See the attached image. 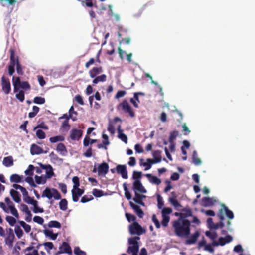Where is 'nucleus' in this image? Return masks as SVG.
<instances>
[{"instance_id":"obj_1","label":"nucleus","mask_w":255,"mask_h":255,"mask_svg":"<svg viewBox=\"0 0 255 255\" xmlns=\"http://www.w3.org/2000/svg\"><path fill=\"white\" fill-rule=\"evenodd\" d=\"M190 222L187 219H179L173 222L175 234L180 237H186L190 234Z\"/></svg>"},{"instance_id":"obj_2","label":"nucleus","mask_w":255,"mask_h":255,"mask_svg":"<svg viewBox=\"0 0 255 255\" xmlns=\"http://www.w3.org/2000/svg\"><path fill=\"white\" fill-rule=\"evenodd\" d=\"M140 240L139 237H134L128 239V244L130 245L128 247L127 253L132 254V255H138L139 245L138 240Z\"/></svg>"},{"instance_id":"obj_3","label":"nucleus","mask_w":255,"mask_h":255,"mask_svg":"<svg viewBox=\"0 0 255 255\" xmlns=\"http://www.w3.org/2000/svg\"><path fill=\"white\" fill-rule=\"evenodd\" d=\"M12 82L14 86V92H16L19 88L25 90H30L31 86L27 81H21L19 77H13Z\"/></svg>"},{"instance_id":"obj_4","label":"nucleus","mask_w":255,"mask_h":255,"mask_svg":"<svg viewBox=\"0 0 255 255\" xmlns=\"http://www.w3.org/2000/svg\"><path fill=\"white\" fill-rule=\"evenodd\" d=\"M42 197H46L48 199H51L52 197L55 200H60L61 199V196L57 189L48 187L46 188L43 191Z\"/></svg>"},{"instance_id":"obj_5","label":"nucleus","mask_w":255,"mask_h":255,"mask_svg":"<svg viewBox=\"0 0 255 255\" xmlns=\"http://www.w3.org/2000/svg\"><path fill=\"white\" fill-rule=\"evenodd\" d=\"M117 110L119 111L122 110L125 113H128L131 117H134L135 116V113L133 110L126 100H123L122 102L120 103L118 105Z\"/></svg>"},{"instance_id":"obj_6","label":"nucleus","mask_w":255,"mask_h":255,"mask_svg":"<svg viewBox=\"0 0 255 255\" xmlns=\"http://www.w3.org/2000/svg\"><path fill=\"white\" fill-rule=\"evenodd\" d=\"M129 231L130 234L138 235H141L144 232L142 227L136 222H133L129 226Z\"/></svg>"},{"instance_id":"obj_7","label":"nucleus","mask_w":255,"mask_h":255,"mask_svg":"<svg viewBox=\"0 0 255 255\" xmlns=\"http://www.w3.org/2000/svg\"><path fill=\"white\" fill-rule=\"evenodd\" d=\"M1 87L3 93L7 95L10 93L11 87V84L10 81L8 78H6L5 76H3L1 77Z\"/></svg>"},{"instance_id":"obj_8","label":"nucleus","mask_w":255,"mask_h":255,"mask_svg":"<svg viewBox=\"0 0 255 255\" xmlns=\"http://www.w3.org/2000/svg\"><path fill=\"white\" fill-rule=\"evenodd\" d=\"M133 190L135 193L139 192L141 193H146L147 192L139 180H135L133 182Z\"/></svg>"},{"instance_id":"obj_9","label":"nucleus","mask_w":255,"mask_h":255,"mask_svg":"<svg viewBox=\"0 0 255 255\" xmlns=\"http://www.w3.org/2000/svg\"><path fill=\"white\" fill-rule=\"evenodd\" d=\"M116 171L118 174H121L124 179L128 178V174L127 167L125 165H118L116 166Z\"/></svg>"},{"instance_id":"obj_10","label":"nucleus","mask_w":255,"mask_h":255,"mask_svg":"<svg viewBox=\"0 0 255 255\" xmlns=\"http://www.w3.org/2000/svg\"><path fill=\"white\" fill-rule=\"evenodd\" d=\"M84 190L80 188L76 189L71 190L72 200L76 202L79 200V198L84 193Z\"/></svg>"},{"instance_id":"obj_11","label":"nucleus","mask_w":255,"mask_h":255,"mask_svg":"<svg viewBox=\"0 0 255 255\" xmlns=\"http://www.w3.org/2000/svg\"><path fill=\"white\" fill-rule=\"evenodd\" d=\"M217 216L220 219V222L214 224L213 227V228L214 229L222 228L224 227V223H223V220H224L225 218L224 216H223V210H219Z\"/></svg>"},{"instance_id":"obj_12","label":"nucleus","mask_w":255,"mask_h":255,"mask_svg":"<svg viewBox=\"0 0 255 255\" xmlns=\"http://www.w3.org/2000/svg\"><path fill=\"white\" fill-rule=\"evenodd\" d=\"M72 253V250L69 244L63 242L62 245L59 247V251L58 252L57 254L67 253L71 254Z\"/></svg>"},{"instance_id":"obj_13","label":"nucleus","mask_w":255,"mask_h":255,"mask_svg":"<svg viewBox=\"0 0 255 255\" xmlns=\"http://www.w3.org/2000/svg\"><path fill=\"white\" fill-rule=\"evenodd\" d=\"M83 131L80 129H73L70 131V138L72 140H78L82 136Z\"/></svg>"},{"instance_id":"obj_14","label":"nucleus","mask_w":255,"mask_h":255,"mask_svg":"<svg viewBox=\"0 0 255 255\" xmlns=\"http://www.w3.org/2000/svg\"><path fill=\"white\" fill-rule=\"evenodd\" d=\"M30 152L32 155L40 154L43 153H46L47 152H44L43 149L39 146L33 144L31 146Z\"/></svg>"},{"instance_id":"obj_15","label":"nucleus","mask_w":255,"mask_h":255,"mask_svg":"<svg viewBox=\"0 0 255 255\" xmlns=\"http://www.w3.org/2000/svg\"><path fill=\"white\" fill-rule=\"evenodd\" d=\"M192 215V210L189 207H186L183 209L181 212L179 213L180 219H184L188 217L191 216Z\"/></svg>"},{"instance_id":"obj_16","label":"nucleus","mask_w":255,"mask_h":255,"mask_svg":"<svg viewBox=\"0 0 255 255\" xmlns=\"http://www.w3.org/2000/svg\"><path fill=\"white\" fill-rule=\"evenodd\" d=\"M216 200L209 197H205L202 199V205L204 207H210L214 204Z\"/></svg>"},{"instance_id":"obj_17","label":"nucleus","mask_w":255,"mask_h":255,"mask_svg":"<svg viewBox=\"0 0 255 255\" xmlns=\"http://www.w3.org/2000/svg\"><path fill=\"white\" fill-rule=\"evenodd\" d=\"M130 207L134 210L137 216L139 218H142L144 216V212L142 210L138 205H135L132 202H129Z\"/></svg>"},{"instance_id":"obj_18","label":"nucleus","mask_w":255,"mask_h":255,"mask_svg":"<svg viewBox=\"0 0 255 255\" xmlns=\"http://www.w3.org/2000/svg\"><path fill=\"white\" fill-rule=\"evenodd\" d=\"M109 165L106 163H103L99 165L98 168V172L99 175L106 174L109 170Z\"/></svg>"},{"instance_id":"obj_19","label":"nucleus","mask_w":255,"mask_h":255,"mask_svg":"<svg viewBox=\"0 0 255 255\" xmlns=\"http://www.w3.org/2000/svg\"><path fill=\"white\" fill-rule=\"evenodd\" d=\"M103 72L102 67H93L89 72V75L91 78L96 77L97 75Z\"/></svg>"},{"instance_id":"obj_20","label":"nucleus","mask_w":255,"mask_h":255,"mask_svg":"<svg viewBox=\"0 0 255 255\" xmlns=\"http://www.w3.org/2000/svg\"><path fill=\"white\" fill-rule=\"evenodd\" d=\"M17 63H19L18 57L15 56L14 49H10L9 65L15 66Z\"/></svg>"},{"instance_id":"obj_21","label":"nucleus","mask_w":255,"mask_h":255,"mask_svg":"<svg viewBox=\"0 0 255 255\" xmlns=\"http://www.w3.org/2000/svg\"><path fill=\"white\" fill-rule=\"evenodd\" d=\"M161 154L162 151L159 150H155L152 152V156L153 157L152 160L155 163L161 162L162 159Z\"/></svg>"},{"instance_id":"obj_22","label":"nucleus","mask_w":255,"mask_h":255,"mask_svg":"<svg viewBox=\"0 0 255 255\" xmlns=\"http://www.w3.org/2000/svg\"><path fill=\"white\" fill-rule=\"evenodd\" d=\"M146 196L143 195H141L139 194L138 192H135V197L133 198V200L138 204H139L141 206H144L145 204L142 201L143 198H145Z\"/></svg>"},{"instance_id":"obj_23","label":"nucleus","mask_w":255,"mask_h":255,"mask_svg":"<svg viewBox=\"0 0 255 255\" xmlns=\"http://www.w3.org/2000/svg\"><path fill=\"white\" fill-rule=\"evenodd\" d=\"M220 210H223V215L224 213L229 219L234 218V214L232 211L229 210L228 208L224 204L221 205V208Z\"/></svg>"},{"instance_id":"obj_24","label":"nucleus","mask_w":255,"mask_h":255,"mask_svg":"<svg viewBox=\"0 0 255 255\" xmlns=\"http://www.w3.org/2000/svg\"><path fill=\"white\" fill-rule=\"evenodd\" d=\"M143 161L144 160L143 159H141L140 160V165L145 167V170L150 169L152 167V164H155V163L153 161V160L150 158L147 159L146 162H143Z\"/></svg>"},{"instance_id":"obj_25","label":"nucleus","mask_w":255,"mask_h":255,"mask_svg":"<svg viewBox=\"0 0 255 255\" xmlns=\"http://www.w3.org/2000/svg\"><path fill=\"white\" fill-rule=\"evenodd\" d=\"M121 126L119 125L118 127V137L126 144L128 143V137L126 135L123 133V130L121 129Z\"/></svg>"},{"instance_id":"obj_26","label":"nucleus","mask_w":255,"mask_h":255,"mask_svg":"<svg viewBox=\"0 0 255 255\" xmlns=\"http://www.w3.org/2000/svg\"><path fill=\"white\" fill-rule=\"evenodd\" d=\"M199 235V232L198 231H196L193 235L190 236L189 238L186 240V243L189 245L195 243Z\"/></svg>"},{"instance_id":"obj_27","label":"nucleus","mask_w":255,"mask_h":255,"mask_svg":"<svg viewBox=\"0 0 255 255\" xmlns=\"http://www.w3.org/2000/svg\"><path fill=\"white\" fill-rule=\"evenodd\" d=\"M145 176L148 178L150 182L153 184L159 185L161 182V181L159 178H157L156 176H153L151 174H146Z\"/></svg>"},{"instance_id":"obj_28","label":"nucleus","mask_w":255,"mask_h":255,"mask_svg":"<svg viewBox=\"0 0 255 255\" xmlns=\"http://www.w3.org/2000/svg\"><path fill=\"white\" fill-rule=\"evenodd\" d=\"M10 195L13 200L16 203H19L21 201L20 195L17 191L11 189L10 192Z\"/></svg>"},{"instance_id":"obj_29","label":"nucleus","mask_w":255,"mask_h":255,"mask_svg":"<svg viewBox=\"0 0 255 255\" xmlns=\"http://www.w3.org/2000/svg\"><path fill=\"white\" fill-rule=\"evenodd\" d=\"M42 167L46 170V174L47 178H50L54 175V173L51 165L48 164L46 165H42Z\"/></svg>"},{"instance_id":"obj_30","label":"nucleus","mask_w":255,"mask_h":255,"mask_svg":"<svg viewBox=\"0 0 255 255\" xmlns=\"http://www.w3.org/2000/svg\"><path fill=\"white\" fill-rule=\"evenodd\" d=\"M3 164L6 167H10L13 165V159L11 156L5 157L3 158Z\"/></svg>"},{"instance_id":"obj_31","label":"nucleus","mask_w":255,"mask_h":255,"mask_svg":"<svg viewBox=\"0 0 255 255\" xmlns=\"http://www.w3.org/2000/svg\"><path fill=\"white\" fill-rule=\"evenodd\" d=\"M43 233L47 237H49L52 240H55L58 236L57 233H53L52 230L45 229L43 230Z\"/></svg>"},{"instance_id":"obj_32","label":"nucleus","mask_w":255,"mask_h":255,"mask_svg":"<svg viewBox=\"0 0 255 255\" xmlns=\"http://www.w3.org/2000/svg\"><path fill=\"white\" fill-rule=\"evenodd\" d=\"M57 152H59L61 155H65L67 153V149L63 143H60L58 144L56 148Z\"/></svg>"},{"instance_id":"obj_33","label":"nucleus","mask_w":255,"mask_h":255,"mask_svg":"<svg viewBox=\"0 0 255 255\" xmlns=\"http://www.w3.org/2000/svg\"><path fill=\"white\" fill-rule=\"evenodd\" d=\"M15 239V236H7L5 239V243L9 248H11L13 245V242Z\"/></svg>"},{"instance_id":"obj_34","label":"nucleus","mask_w":255,"mask_h":255,"mask_svg":"<svg viewBox=\"0 0 255 255\" xmlns=\"http://www.w3.org/2000/svg\"><path fill=\"white\" fill-rule=\"evenodd\" d=\"M107 76L105 74H102L95 77L92 82L94 84H96L100 82H105L106 81Z\"/></svg>"},{"instance_id":"obj_35","label":"nucleus","mask_w":255,"mask_h":255,"mask_svg":"<svg viewBox=\"0 0 255 255\" xmlns=\"http://www.w3.org/2000/svg\"><path fill=\"white\" fill-rule=\"evenodd\" d=\"M11 182L19 183L21 182L22 177L17 174H13L10 178Z\"/></svg>"},{"instance_id":"obj_36","label":"nucleus","mask_w":255,"mask_h":255,"mask_svg":"<svg viewBox=\"0 0 255 255\" xmlns=\"http://www.w3.org/2000/svg\"><path fill=\"white\" fill-rule=\"evenodd\" d=\"M39 108L37 106H33L32 107V112H29L28 114V117L30 118H34L36 116V115L37 114V113L39 111Z\"/></svg>"},{"instance_id":"obj_37","label":"nucleus","mask_w":255,"mask_h":255,"mask_svg":"<svg viewBox=\"0 0 255 255\" xmlns=\"http://www.w3.org/2000/svg\"><path fill=\"white\" fill-rule=\"evenodd\" d=\"M68 202L66 199H62L59 202V208L61 210L66 211L67 209Z\"/></svg>"},{"instance_id":"obj_38","label":"nucleus","mask_w":255,"mask_h":255,"mask_svg":"<svg viewBox=\"0 0 255 255\" xmlns=\"http://www.w3.org/2000/svg\"><path fill=\"white\" fill-rule=\"evenodd\" d=\"M78 113L76 111H74V107L72 106L69 110V115H70V117L72 119L73 121L76 120V116Z\"/></svg>"},{"instance_id":"obj_39","label":"nucleus","mask_w":255,"mask_h":255,"mask_svg":"<svg viewBox=\"0 0 255 255\" xmlns=\"http://www.w3.org/2000/svg\"><path fill=\"white\" fill-rule=\"evenodd\" d=\"M48 225L50 228H60L61 227L60 223L55 220L50 221Z\"/></svg>"},{"instance_id":"obj_40","label":"nucleus","mask_w":255,"mask_h":255,"mask_svg":"<svg viewBox=\"0 0 255 255\" xmlns=\"http://www.w3.org/2000/svg\"><path fill=\"white\" fill-rule=\"evenodd\" d=\"M64 139L65 138L63 136L59 135L50 137L49 140L51 143H56L58 141H63Z\"/></svg>"},{"instance_id":"obj_41","label":"nucleus","mask_w":255,"mask_h":255,"mask_svg":"<svg viewBox=\"0 0 255 255\" xmlns=\"http://www.w3.org/2000/svg\"><path fill=\"white\" fill-rule=\"evenodd\" d=\"M192 159L193 163L196 165H199L201 164V160L197 157V153L196 151H194L193 153Z\"/></svg>"},{"instance_id":"obj_42","label":"nucleus","mask_w":255,"mask_h":255,"mask_svg":"<svg viewBox=\"0 0 255 255\" xmlns=\"http://www.w3.org/2000/svg\"><path fill=\"white\" fill-rule=\"evenodd\" d=\"M81 3L83 6H86L88 7H95L97 8V5L96 3H93L92 0L89 1H81Z\"/></svg>"},{"instance_id":"obj_43","label":"nucleus","mask_w":255,"mask_h":255,"mask_svg":"<svg viewBox=\"0 0 255 255\" xmlns=\"http://www.w3.org/2000/svg\"><path fill=\"white\" fill-rule=\"evenodd\" d=\"M19 223L20 225L23 228L24 231L26 233H29L30 232L31 228V226L29 225L26 224L23 221H19Z\"/></svg>"},{"instance_id":"obj_44","label":"nucleus","mask_w":255,"mask_h":255,"mask_svg":"<svg viewBox=\"0 0 255 255\" xmlns=\"http://www.w3.org/2000/svg\"><path fill=\"white\" fill-rule=\"evenodd\" d=\"M169 202L175 208L181 207V204L175 198H169Z\"/></svg>"},{"instance_id":"obj_45","label":"nucleus","mask_w":255,"mask_h":255,"mask_svg":"<svg viewBox=\"0 0 255 255\" xmlns=\"http://www.w3.org/2000/svg\"><path fill=\"white\" fill-rule=\"evenodd\" d=\"M72 182L74 184L72 190L79 188L80 182L79 178L78 176H74L72 178Z\"/></svg>"},{"instance_id":"obj_46","label":"nucleus","mask_w":255,"mask_h":255,"mask_svg":"<svg viewBox=\"0 0 255 255\" xmlns=\"http://www.w3.org/2000/svg\"><path fill=\"white\" fill-rule=\"evenodd\" d=\"M6 2L9 5H13L16 2V0H0V4L3 6L5 5Z\"/></svg>"},{"instance_id":"obj_47","label":"nucleus","mask_w":255,"mask_h":255,"mask_svg":"<svg viewBox=\"0 0 255 255\" xmlns=\"http://www.w3.org/2000/svg\"><path fill=\"white\" fill-rule=\"evenodd\" d=\"M178 134H179V132L178 131L175 130V131H173L171 132L170 134L169 142H174V140L178 136Z\"/></svg>"},{"instance_id":"obj_48","label":"nucleus","mask_w":255,"mask_h":255,"mask_svg":"<svg viewBox=\"0 0 255 255\" xmlns=\"http://www.w3.org/2000/svg\"><path fill=\"white\" fill-rule=\"evenodd\" d=\"M123 188L125 191V195L126 198L128 200H130L131 198V195L129 192L128 188L126 183L123 184Z\"/></svg>"},{"instance_id":"obj_49","label":"nucleus","mask_w":255,"mask_h":255,"mask_svg":"<svg viewBox=\"0 0 255 255\" xmlns=\"http://www.w3.org/2000/svg\"><path fill=\"white\" fill-rule=\"evenodd\" d=\"M33 102L37 104H43L45 102V99L43 97L37 96L34 98Z\"/></svg>"},{"instance_id":"obj_50","label":"nucleus","mask_w":255,"mask_h":255,"mask_svg":"<svg viewBox=\"0 0 255 255\" xmlns=\"http://www.w3.org/2000/svg\"><path fill=\"white\" fill-rule=\"evenodd\" d=\"M36 135L40 139H43L46 137L45 132L41 129H38L36 131Z\"/></svg>"},{"instance_id":"obj_51","label":"nucleus","mask_w":255,"mask_h":255,"mask_svg":"<svg viewBox=\"0 0 255 255\" xmlns=\"http://www.w3.org/2000/svg\"><path fill=\"white\" fill-rule=\"evenodd\" d=\"M162 220L161 221V224L164 227H167L170 220V217L169 216L165 215L162 216Z\"/></svg>"},{"instance_id":"obj_52","label":"nucleus","mask_w":255,"mask_h":255,"mask_svg":"<svg viewBox=\"0 0 255 255\" xmlns=\"http://www.w3.org/2000/svg\"><path fill=\"white\" fill-rule=\"evenodd\" d=\"M14 230L17 237L18 238H20L23 234L22 230L20 228L19 226H17L15 227Z\"/></svg>"},{"instance_id":"obj_53","label":"nucleus","mask_w":255,"mask_h":255,"mask_svg":"<svg viewBox=\"0 0 255 255\" xmlns=\"http://www.w3.org/2000/svg\"><path fill=\"white\" fill-rule=\"evenodd\" d=\"M93 195L96 197H100L103 196V192L102 190L94 189L92 191Z\"/></svg>"},{"instance_id":"obj_54","label":"nucleus","mask_w":255,"mask_h":255,"mask_svg":"<svg viewBox=\"0 0 255 255\" xmlns=\"http://www.w3.org/2000/svg\"><path fill=\"white\" fill-rule=\"evenodd\" d=\"M35 169V167L32 165H29L28 169L25 171V173L26 175L32 176L33 174V170Z\"/></svg>"},{"instance_id":"obj_55","label":"nucleus","mask_w":255,"mask_h":255,"mask_svg":"<svg viewBox=\"0 0 255 255\" xmlns=\"http://www.w3.org/2000/svg\"><path fill=\"white\" fill-rule=\"evenodd\" d=\"M35 181L37 184H44L46 183V179L42 176H38L36 175L35 176Z\"/></svg>"},{"instance_id":"obj_56","label":"nucleus","mask_w":255,"mask_h":255,"mask_svg":"<svg viewBox=\"0 0 255 255\" xmlns=\"http://www.w3.org/2000/svg\"><path fill=\"white\" fill-rule=\"evenodd\" d=\"M125 216L129 222H131L132 221L133 222H136L135 221L136 218L134 215H132L130 213H126Z\"/></svg>"},{"instance_id":"obj_57","label":"nucleus","mask_w":255,"mask_h":255,"mask_svg":"<svg viewBox=\"0 0 255 255\" xmlns=\"http://www.w3.org/2000/svg\"><path fill=\"white\" fill-rule=\"evenodd\" d=\"M43 245L44 246L45 250L48 252L54 248L53 244L50 242H45Z\"/></svg>"},{"instance_id":"obj_58","label":"nucleus","mask_w":255,"mask_h":255,"mask_svg":"<svg viewBox=\"0 0 255 255\" xmlns=\"http://www.w3.org/2000/svg\"><path fill=\"white\" fill-rule=\"evenodd\" d=\"M16 97L22 102L25 99L24 92L23 90L19 91V93L16 94Z\"/></svg>"},{"instance_id":"obj_59","label":"nucleus","mask_w":255,"mask_h":255,"mask_svg":"<svg viewBox=\"0 0 255 255\" xmlns=\"http://www.w3.org/2000/svg\"><path fill=\"white\" fill-rule=\"evenodd\" d=\"M6 220L8 222L9 225L11 226H13L14 225V224L16 223V219L10 216H7L6 217Z\"/></svg>"},{"instance_id":"obj_60","label":"nucleus","mask_w":255,"mask_h":255,"mask_svg":"<svg viewBox=\"0 0 255 255\" xmlns=\"http://www.w3.org/2000/svg\"><path fill=\"white\" fill-rule=\"evenodd\" d=\"M142 177V173L140 171H134L132 174V178L135 180H139Z\"/></svg>"},{"instance_id":"obj_61","label":"nucleus","mask_w":255,"mask_h":255,"mask_svg":"<svg viewBox=\"0 0 255 255\" xmlns=\"http://www.w3.org/2000/svg\"><path fill=\"white\" fill-rule=\"evenodd\" d=\"M205 235L212 240H214L217 237V234L216 232H211L207 231L205 232Z\"/></svg>"},{"instance_id":"obj_62","label":"nucleus","mask_w":255,"mask_h":255,"mask_svg":"<svg viewBox=\"0 0 255 255\" xmlns=\"http://www.w3.org/2000/svg\"><path fill=\"white\" fill-rule=\"evenodd\" d=\"M107 130L110 132L111 134H114L115 133V128L113 125L112 122L110 121L107 127Z\"/></svg>"},{"instance_id":"obj_63","label":"nucleus","mask_w":255,"mask_h":255,"mask_svg":"<svg viewBox=\"0 0 255 255\" xmlns=\"http://www.w3.org/2000/svg\"><path fill=\"white\" fill-rule=\"evenodd\" d=\"M93 199V197L91 195H84L81 199V202L83 203H86Z\"/></svg>"},{"instance_id":"obj_64","label":"nucleus","mask_w":255,"mask_h":255,"mask_svg":"<svg viewBox=\"0 0 255 255\" xmlns=\"http://www.w3.org/2000/svg\"><path fill=\"white\" fill-rule=\"evenodd\" d=\"M70 126L69 124V121L68 120H65L62 125L61 128L66 131H68L69 129Z\"/></svg>"}]
</instances>
